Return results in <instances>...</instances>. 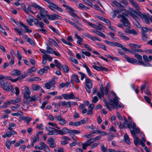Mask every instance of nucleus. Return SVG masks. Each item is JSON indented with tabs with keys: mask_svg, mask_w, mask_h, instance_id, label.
<instances>
[{
	"mask_svg": "<svg viewBox=\"0 0 152 152\" xmlns=\"http://www.w3.org/2000/svg\"><path fill=\"white\" fill-rule=\"evenodd\" d=\"M51 45L49 43L47 44V52L48 53L53 54L54 50L50 47V46Z\"/></svg>",
	"mask_w": 152,
	"mask_h": 152,
	"instance_id": "obj_12",
	"label": "nucleus"
},
{
	"mask_svg": "<svg viewBox=\"0 0 152 152\" xmlns=\"http://www.w3.org/2000/svg\"><path fill=\"white\" fill-rule=\"evenodd\" d=\"M117 17L118 18H121L120 21L123 23L124 26L128 27H130V23L128 19L129 16L127 14L122 12L121 14L118 15Z\"/></svg>",
	"mask_w": 152,
	"mask_h": 152,
	"instance_id": "obj_1",
	"label": "nucleus"
},
{
	"mask_svg": "<svg viewBox=\"0 0 152 152\" xmlns=\"http://www.w3.org/2000/svg\"><path fill=\"white\" fill-rule=\"evenodd\" d=\"M127 123V122H124L122 124H121V123L119 125V128H120V129H121L124 128H128V125L127 126H126V123Z\"/></svg>",
	"mask_w": 152,
	"mask_h": 152,
	"instance_id": "obj_34",
	"label": "nucleus"
},
{
	"mask_svg": "<svg viewBox=\"0 0 152 152\" xmlns=\"http://www.w3.org/2000/svg\"><path fill=\"white\" fill-rule=\"evenodd\" d=\"M131 132L132 134V137L135 138V141L136 142H137L138 144H139L142 141L140 140V138L137 137L136 136V135L135 134V131L134 130H131Z\"/></svg>",
	"mask_w": 152,
	"mask_h": 152,
	"instance_id": "obj_10",
	"label": "nucleus"
},
{
	"mask_svg": "<svg viewBox=\"0 0 152 152\" xmlns=\"http://www.w3.org/2000/svg\"><path fill=\"white\" fill-rule=\"evenodd\" d=\"M118 96H116L113 99H109L108 103L111 106H113V107H115V106H118L119 103V101L118 99Z\"/></svg>",
	"mask_w": 152,
	"mask_h": 152,
	"instance_id": "obj_5",
	"label": "nucleus"
},
{
	"mask_svg": "<svg viewBox=\"0 0 152 152\" xmlns=\"http://www.w3.org/2000/svg\"><path fill=\"white\" fill-rule=\"evenodd\" d=\"M128 118L129 123H128L127 124V125H128V128L129 129H131L132 128V122L131 120L132 119L129 117H128Z\"/></svg>",
	"mask_w": 152,
	"mask_h": 152,
	"instance_id": "obj_32",
	"label": "nucleus"
},
{
	"mask_svg": "<svg viewBox=\"0 0 152 152\" xmlns=\"http://www.w3.org/2000/svg\"><path fill=\"white\" fill-rule=\"evenodd\" d=\"M54 139L52 137H50L48 139L47 141V143L49 145L50 147L53 148L56 147V145Z\"/></svg>",
	"mask_w": 152,
	"mask_h": 152,
	"instance_id": "obj_8",
	"label": "nucleus"
},
{
	"mask_svg": "<svg viewBox=\"0 0 152 152\" xmlns=\"http://www.w3.org/2000/svg\"><path fill=\"white\" fill-rule=\"evenodd\" d=\"M5 145L6 147L8 149H10V143L9 140H7L5 142Z\"/></svg>",
	"mask_w": 152,
	"mask_h": 152,
	"instance_id": "obj_53",
	"label": "nucleus"
},
{
	"mask_svg": "<svg viewBox=\"0 0 152 152\" xmlns=\"http://www.w3.org/2000/svg\"><path fill=\"white\" fill-rule=\"evenodd\" d=\"M30 6L34 7L36 9H39L40 6L36 4L32 3L30 4Z\"/></svg>",
	"mask_w": 152,
	"mask_h": 152,
	"instance_id": "obj_45",
	"label": "nucleus"
},
{
	"mask_svg": "<svg viewBox=\"0 0 152 152\" xmlns=\"http://www.w3.org/2000/svg\"><path fill=\"white\" fill-rule=\"evenodd\" d=\"M75 36L77 39H78L77 42V43L79 44H81V42L83 41V39L76 34H75Z\"/></svg>",
	"mask_w": 152,
	"mask_h": 152,
	"instance_id": "obj_24",
	"label": "nucleus"
},
{
	"mask_svg": "<svg viewBox=\"0 0 152 152\" xmlns=\"http://www.w3.org/2000/svg\"><path fill=\"white\" fill-rule=\"evenodd\" d=\"M31 93L25 92L24 94L23 97L25 99L30 98Z\"/></svg>",
	"mask_w": 152,
	"mask_h": 152,
	"instance_id": "obj_37",
	"label": "nucleus"
},
{
	"mask_svg": "<svg viewBox=\"0 0 152 152\" xmlns=\"http://www.w3.org/2000/svg\"><path fill=\"white\" fill-rule=\"evenodd\" d=\"M92 67L95 70L98 71H100L101 70V66L100 67L96 65H92Z\"/></svg>",
	"mask_w": 152,
	"mask_h": 152,
	"instance_id": "obj_59",
	"label": "nucleus"
},
{
	"mask_svg": "<svg viewBox=\"0 0 152 152\" xmlns=\"http://www.w3.org/2000/svg\"><path fill=\"white\" fill-rule=\"evenodd\" d=\"M129 1L131 4L137 10H139L141 8L138 4L134 1V0H129Z\"/></svg>",
	"mask_w": 152,
	"mask_h": 152,
	"instance_id": "obj_11",
	"label": "nucleus"
},
{
	"mask_svg": "<svg viewBox=\"0 0 152 152\" xmlns=\"http://www.w3.org/2000/svg\"><path fill=\"white\" fill-rule=\"evenodd\" d=\"M110 84L108 83L105 88V91H108L110 88Z\"/></svg>",
	"mask_w": 152,
	"mask_h": 152,
	"instance_id": "obj_57",
	"label": "nucleus"
},
{
	"mask_svg": "<svg viewBox=\"0 0 152 152\" xmlns=\"http://www.w3.org/2000/svg\"><path fill=\"white\" fill-rule=\"evenodd\" d=\"M101 148L102 152H108L107 148L104 146L103 144H102Z\"/></svg>",
	"mask_w": 152,
	"mask_h": 152,
	"instance_id": "obj_41",
	"label": "nucleus"
},
{
	"mask_svg": "<svg viewBox=\"0 0 152 152\" xmlns=\"http://www.w3.org/2000/svg\"><path fill=\"white\" fill-rule=\"evenodd\" d=\"M104 41L108 45H111L113 46H116L121 48L122 50L125 51H127L130 53H132V51H131L129 49L123 47V45L119 43L115 42H110L107 40H105Z\"/></svg>",
	"mask_w": 152,
	"mask_h": 152,
	"instance_id": "obj_2",
	"label": "nucleus"
},
{
	"mask_svg": "<svg viewBox=\"0 0 152 152\" xmlns=\"http://www.w3.org/2000/svg\"><path fill=\"white\" fill-rule=\"evenodd\" d=\"M80 131L74 129L71 130L70 131V133H72L76 134H80Z\"/></svg>",
	"mask_w": 152,
	"mask_h": 152,
	"instance_id": "obj_49",
	"label": "nucleus"
},
{
	"mask_svg": "<svg viewBox=\"0 0 152 152\" xmlns=\"http://www.w3.org/2000/svg\"><path fill=\"white\" fill-rule=\"evenodd\" d=\"M12 75L13 76H17L20 75L21 74L20 71L18 70L15 69L13 70L12 72Z\"/></svg>",
	"mask_w": 152,
	"mask_h": 152,
	"instance_id": "obj_16",
	"label": "nucleus"
},
{
	"mask_svg": "<svg viewBox=\"0 0 152 152\" xmlns=\"http://www.w3.org/2000/svg\"><path fill=\"white\" fill-rule=\"evenodd\" d=\"M72 77H73V79L77 83H79L80 81L78 78L77 75H72Z\"/></svg>",
	"mask_w": 152,
	"mask_h": 152,
	"instance_id": "obj_40",
	"label": "nucleus"
},
{
	"mask_svg": "<svg viewBox=\"0 0 152 152\" xmlns=\"http://www.w3.org/2000/svg\"><path fill=\"white\" fill-rule=\"evenodd\" d=\"M54 62L56 64V67L58 68L60 70H61V68L62 65L59 62L58 60L56 59L54 60Z\"/></svg>",
	"mask_w": 152,
	"mask_h": 152,
	"instance_id": "obj_26",
	"label": "nucleus"
},
{
	"mask_svg": "<svg viewBox=\"0 0 152 152\" xmlns=\"http://www.w3.org/2000/svg\"><path fill=\"white\" fill-rule=\"evenodd\" d=\"M148 29L145 27H143L142 28L141 33H146L148 31Z\"/></svg>",
	"mask_w": 152,
	"mask_h": 152,
	"instance_id": "obj_42",
	"label": "nucleus"
},
{
	"mask_svg": "<svg viewBox=\"0 0 152 152\" xmlns=\"http://www.w3.org/2000/svg\"><path fill=\"white\" fill-rule=\"evenodd\" d=\"M45 88L48 89H50L51 88V85L48 82L45 83Z\"/></svg>",
	"mask_w": 152,
	"mask_h": 152,
	"instance_id": "obj_61",
	"label": "nucleus"
},
{
	"mask_svg": "<svg viewBox=\"0 0 152 152\" xmlns=\"http://www.w3.org/2000/svg\"><path fill=\"white\" fill-rule=\"evenodd\" d=\"M41 86L37 85H34L32 86V89L35 91H37L41 88Z\"/></svg>",
	"mask_w": 152,
	"mask_h": 152,
	"instance_id": "obj_33",
	"label": "nucleus"
},
{
	"mask_svg": "<svg viewBox=\"0 0 152 152\" xmlns=\"http://www.w3.org/2000/svg\"><path fill=\"white\" fill-rule=\"evenodd\" d=\"M124 139L126 143L128 144H130L129 138L128 135L126 133H125L124 134Z\"/></svg>",
	"mask_w": 152,
	"mask_h": 152,
	"instance_id": "obj_22",
	"label": "nucleus"
},
{
	"mask_svg": "<svg viewBox=\"0 0 152 152\" xmlns=\"http://www.w3.org/2000/svg\"><path fill=\"white\" fill-rule=\"evenodd\" d=\"M45 16H47L49 19L51 20H55L57 17H60V16L55 14L50 15L49 14H46Z\"/></svg>",
	"mask_w": 152,
	"mask_h": 152,
	"instance_id": "obj_14",
	"label": "nucleus"
},
{
	"mask_svg": "<svg viewBox=\"0 0 152 152\" xmlns=\"http://www.w3.org/2000/svg\"><path fill=\"white\" fill-rule=\"evenodd\" d=\"M6 134L7 135V137H9L12 135L16 134L17 132L15 131H7L6 132Z\"/></svg>",
	"mask_w": 152,
	"mask_h": 152,
	"instance_id": "obj_23",
	"label": "nucleus"
},
{
	"mask_svg": "<svg viewBox=\"0 0 152 152\" xmlns=\"http://www.w3.org/2000/svg\"><path fill=\"white\" fill-rule=\"evenodd\" d=\"M126 60L128 62L132 64H134L137 63V60L133 58H129V57Z\"/></svg>",
	"mask_w": 152,
	"mask_h": 152,
	"instance_id": "obj_19",
	"label": "nucleus"
},
{
	"mask_svg": "<svg viewBox=\"0 0 152 152\" xmlns=\"http://www.w3.org/2000/svg\"><path fill=\"white\" fill-rule=\"evenodd\" d=\"M49 42L51 43L52 44L54 45L55 46H57L58 45L56 42L53 39H51L50 38H49Z\"/></svg>",
	"mask_w": 152,
	"mask_h": 152,
	"instance_id": "obj_38",
	"label": "nucleus"
},
{
	"mask_svg": "<svg viewBox=\"0 0 152 152\" xmlns=\"http://www.w3.org/2000/svg\"><path fill=\"white\" fill-rule=\"evenodd\" d=\"M37 70V69L34 66L31 67L30 69L28 70L27 73L30 75L31 76H32V75L30 74L33 72H35Z\"/></svg>",
	"mask_w": 152,
	"mask_h": 152,
	"instance_id": "obj_25",
	"label": "nucleus"
},
{
	"mask_svg": "<svg viewBox=\"0 0 152 152\" xmlns=\"http://www.w3.org/2000/svg\"><path fill=\"white\" fill-rule=\"evenodd\" d=\"M96 34L99 36H100L104 38H105L106 37L105 35L103 33L99 31H98Z\"/></svg>",
	"mask_w": 152,
	"mask_h": 152,
	"instance_id": "obj_51",
	"label": "nucleus"
},
{
	"mask_svg": "<svg viewBox=\"0 0 152 152\" xmlns=\"http://www.w3.org/2000/svg\"><path fill=\"white\" fill-rule=\"evenodd\" d=\"M64 20L66 22L70 24H71L73 26H74L75 25V23L71 21H70L66 18H65Z\"/></svg>",
	"mask_w": 152,
	"mask_h": 152,
	"instance_id": "obj_56",
	"label": "nucleus"
},
{
	"mask_svg": "<svg viewBox=\"0 0 152 152\" xmlns=\"http://www.w3.org/2000/svg\"><path fill=\"white\" fill-rule=\"evenodd\" d=\"M38 10H40V13H47V11L45 10V9L40 6Z\"/></svg>",
	"mask_w": 152,
	"mask_h": 152,
	"instance_id": "obj_47",
	"label": "nucleus"
},
{
	"mask_svg": "<svg viewBox=\"0 0 152 152\" xmlns=\"http://www.w3.org/2000/svg\"><path fill=\"white\" fill-rule=\"evenodd\" d=\"M98 45L99 48L103 49L104 50H106L107 48L105 45L102 44H99Z\"/></svg>",
	"mask_w": 152,
	"mask_h": 152,
	"instance_id": "obj_62",
	"label": "nucleus"
},
{
	"mask_svg": "<svg viewBox=\"0 0 152 152\" xmlns=\"http://www.w3.org/2000/svg\"><path fill=\"white\" fill-rule=\"evenodd\" d=\"M41 79L39 78V77H34L32 78H31V79L29 80L30 81H39L41 80Z\"/></svg>",
	"mask_w": 152,
	"mask_h": 152,
	"instance_id": "obj_46",
	"label": "nucleus"
},
{
	"mask_svg": "<svg viewBox=\"0 0 152 152\" xmlns=\"http://www.w3.org/2000/svg\"><path fill=\"white\" fill-rule=\"evenodd\" d=\"M142 40L144 41H146L148 38L147 34L146 33H142Z\"/></svg>",
	"mask_w": 152,
	"mask_h": 152,
	"instance_id": "obj_39",
	"label": "nucleus"
},
{
	"mask_svg": "<svg viewBox=\"0 0 152 152\" xmlns=\"http://www.w3.org/2000/svg\"><path fill=\"white\" fill-rule=\"evenodd\" d=\"M99 99L96 96H94L92 98V102L94 103H96L98 102Z\"/></svg>",
	"mask_w": 152,
	"mask_h": 152,
	"instance_id": "obj_60",
	"label": "nucleus"
},
{
	"mask_svg": "<svg viewBox=\"0 0 152 152\" xmlns=\"http://www.w3.org/2000/svg\"><path fill=\"white\" fill-rule=\"evenodd\" d=\"M20 24L21 25L23 28H24L26 31L28 33H31L32 32V31L30 29H29L28 28V27L27 26L24 24L23 23L20 22Z\"/></svg>",
	"mask_w": 152,
	"mask_h": 152,
	"instance_id": "obj_17",
	"label": "nucleus"
},
{
	"mask_svg": "<svg viewBox=\"0 0 152 152\" xmlns=\"http://www.w3.org/2000/svg\"><path fill=\"white\" fill-rule=\"evenodd\" d=\"M95 142L93 138H91L89 140H88L86 142L88 144V145L90 146L91 145V144L94 142Z\"/></svg>",
	"mask_w": 152,
	"mask_h": 152,
	"instance_id": "obj_43",
	"label": "nucleus"
},
{
	"mask_svg": "<svg viewBox=\"0 0 152 152\" xmlns=\"http://www.w3.org/2000/svg\"><path fill=\"white\" fill-rule=\"evenodd\" d=\"M134 55L135 57L139 61L138 62H137V64H139L140 65L141 64H142L143 61L142 60V56L141 55H139L137 53H134Z\"/></svg>",
	"mask_w": 152,
	"mask_h": 152,
	"instance_id": "obj_13",
	"label": "nucleus"
},
{
	"mask_svg": "<svg viewBox=\"0 0 152 152\" xmlns=\"http://www.w3.org/2000/svg\"><path fill=\"white\" fill-rule=\"evenodd\" d=\"M20 119L23 120H25L27 124H28L29 122L31 121L32 118L28 117L22 116L20 118Z\"/></svg>",
	"mask_w": 152,
	"mask_h": 152,
	"instance_id": "obj_18",
	"label": "nucleus"
},
{
	"mask_svg": "<svg viewBox=\"0 0 152 152\" xmlns=\"http://www.w3.org/2000/svg\"><path fill=\"white\" fill-rule=\"evenodd\" d=\"M56 132H58V134L63 135L67 133H70L71 130L66 127L63 128L62 130H56Z\"/></svg>",
	"mask_w": 152,
	"mask_h": 152,
	"instance_id": "obj_7",
	"label": "nucleus"
},
{
	"mask_svg": "<svg viewBox=\"0 0 152 152\" xmlns=\"http://www.w3.org/2000/svg\"><path fill=\"white\" fill-rule=\"evenodd\" d=\"M48 6L50 9L52 10L55 11V10H57L61 12H63V10L61 8L59 7L58 6L52 2L50 3L49 5H48Z\"/></svg>",
	"mask_w": 152,
	"mask_h": 152,
	"instance_id": "obj_6",
	"label": "nucleus"
},
{
	"mask_svg": "<svg viewBox=\"0 0 152 152\" xmlns=\"http://www.w3.org/2000/svg\"><path fill=\"white\" fill-rule=\"evenodd\" d=\"M130 45H131V47L134 48H140L141 47V45H139L133 43H130Z\"/></svg>",
	"mask_w": 152,
	"mask_h": 152,
	"instance_id": "obj_50",
	"label": "nucleus"
},
{
	"mask_svg": "<svg viewBox=\"0 0 152 152\" xmlns=\"http://www.w3.org/2000/svg\"><path fill=\"white\" fill-rule=\"evenodd\" d=\"M61 105L64 106H66L68 107H71V102L68 101L67 102L65 101H64L61 103Z\"/></svg>",
	"mask_w": 152,
	"mask_h": 152,
	"instance_id": "obj_21",
	"label": "nucleus"
},
{
	"mask_svg": "<svg viewBox=\"0 0 152 152\" xmlns=\"http://www.w3.org/2000/svg\"><path fill=\"white\" fill-rule=\"evenodd\" d=\"M62 96L65 99H73L75 98L74 94L72 93H70L69 95L67 94H63L62 95Z\"/></svg>",
	"mask_w": 152,
	"mask_h": 152,
	"instance_id": "obj_9",
	"label": "nucleus"
},
{
	"mask_svg": "<svg viewBox=\"0 0 152 152\" xmlns=\"http://www.w3.org/2000/svg\"><path fill=\"white\" fill-rule=\"evenodd\" d=\"M84 35L85 37H87V38L90 39H91V40L94 41H95V37H93L91 36L90 35L88 34V33H85L84 34Z\"/></svg>",
	"mask_w": 152,
	"mask_h": 152,
	"instance_id": "obj_27",
	"label": "nucleus"
},
{
	"mask_svg": "<svg viewBox=\"0 0 152 152\" xmlns=\"http://www.w3.org/2000/svg\"><path fill=\"white\" fill-rule=\"evenodd\" d=\"M143 60L146 62H149L150 60L148 59V56L146 55H143Z\"/></svg>",
	"mask_w": 152,
	"mask_h": 152,
	"instance_id": "obj_64",
	"label": "nucleus"
},
{
	"mask_svg": "<svg viewBox=\"0 0 152 152\" xmlns=\"http://www.w3.org/2000/svg\"><path fill=\"white\" fill-rule=\"evenodd\" d=\"M61 67L65 72L68 73L69 72V68L66 65H63L61 66Z\"/></svg>",
	"mask_w": 152,
	"mask_h": 152,
	"instance_id": "obj_31",
	"label": "nucleus"
},
{
	"mask_svg": "<svg viewBox=\"0 0 152 152\" xmlns=\"http://www.w3.org/2000/svg\"><path fill=\"white\" fill-rule=\"evenodd\" d=\"M137 15L142 18H144L147 17V15L145 13L142 14L139 11H138Z\"/></svg>",
	"mask_w": 152,
	"mask_h": 152,
	"instance_id": "obj_36",
	"label": "nucleus"
},
{
	"mask_svg": "<svg viewBox=\"0 0 152 152\" xmlns=\"http://www.w3.org/2000/svg\"><path fill=\"white\" fill-rule=\"evenodd\" d=\"M100 92L101 94L104 97V88L103 86V85L102 83H101L100 85Z\"/></svg>",
	"mask_w": 152,
	"mask_h": 152,
	"instance_id": "obj_35",
	"label": "nucleus"
},
{
	"mask_svg": "<svg viewBox=\"0 0 152 152\" xmlns=\"http://www.w3.org/2000/svg\"><path fill=\"white\" fill-rule=\"evenodd\" d=\"M82 148L84 150H86L88 146H89L86 142L82 144Z\"/></svg>",
	"mask_w": 152,
	"mask_h": 152,
	"instance_id": "obj_55",
	"label": "nucleus"
},
{
	"mask_svg": "<svg viewBox=\"0 0 152 152\" xmlns=\"http://www.w3.org/2000/svg\"><path fill=\"white\" fill-rule=\"evenodd\" d=\"M0 85L2 88L7 91H9V87L11 86V84L6 80L0 81Z\"/></svg>",
	"mask_w": 152,
	"mask_h": 152,
	"instance_id": "obj_3",
	"label": "nucleus"
},
{
	"mask_svg": "<svg viewBox=\"0 0 152 152\" xmlns=\"http://www.w3.org/2000/svg\"><path fill=\"white\" fill-rule=\"evenodd\" d=\"M56 130H58L57 129H52V130L50 131H49V132L47 133V134L49 135H52L54 134V132L56 133V135L58 134V132H56Z\"/></svg>",
	"mask_w": 152,
	"mask_h": 152,
	"instance_id": "obj_29",
	"label": "nucleus"
},
{
	"mask_svg": "<svg viewBox=\"0 0 152 152\" xmlns=\"http://www.w3.org/2000/svg\"><path fill=\"white\" fill-rule=\"evenodd\" d=\"M55 118L58 121H60L62 119V116L60 115H56L55 116Z\"/></svg>",
	"mask_w": 152,
	"mask_h": 152,
	"instance_id": "obj_63",
	"label": "nucleus"
},
{
	"mask_svg": "<svg viewBox=\"0 0 152 152\" xmlns=\"http://www.w3.org/2000/svg\"><path fill=\"white\" fill-rule=\"evenodd\" d=\"M144 99L145 100L146 102L151 104L150 103L151 100V99L148 96H144Z\"/></svg>",
	"mask_w": 152,
	"mask_h": 152,
	"instance_id": "obj_52",
	"label": "nucleus"
},
{
	"mask_svg": "<svg viewBox=\"0 0 152 152\" xmlns=\"http://www.w3.org/2000/svg\"><path fill=\"white\" fill-rule=\"evenodd\" d=\"M66 123V121L64 118H62L60 121V124L61 125H63Z\"/></svg>",
	"mask_w": 152,
	"mask_h": 152,
	"instance_id": "obj_54",
	"label": "nucleus"
},
{
	"mask_svg": "<svg viewBox=\"0 0 152 152\" xmlns=\"http://www.w3.org/2000/svg\"><path fill=\"white\" fill-rule=\"evenodd\" d=\"M27 41L31 45H34V43L33 40L30 38H28Z\"/></svg>",
	"mask_w": 152,
	"mask_h": 152,
	"instance_id": "obj_48",
	"label": "nucleus"
},
{
	"mask_svg": "<svg viewBox=\"0 0 152 152\" xmlns=\"http://www.w3.org/2000/svg\"><path fill=\"white\" fill-rule=\"evenodd\" d=\"M50 28L53 31L55 32L57 34H59V32L56 28H54L52 26H49Z\"/></svg>",
	"mask_w": 152,
	"mask_h": 152,
	"instance_id": "obj_44",
	"label": "nucleus"
},
{
	"mask_svg": "<svg viewBox=\"0 0 152 152\" xmlns=\"http://www.w3.org/2000/svg\"><path fill=\"white\" fill-rule=\"evenodd\" d=\"M11 103L12 104L19 103L21 101V97H18L16 99L11 100Z\"/></svg>",
	"mask_w": 152,
	"mask_h": 152,
	"instance_id": "obj_20",
	"label": "nucleus"
},
{
	"mask_svg": "<svg viewBox=\"0 0 152 152\" xmlns=\"http://www.w3.org/2000/svg\"><path fill=\"white\" fill-rule=\"evenodd\" d=\"M38 98H39L38 96H36L34 95L31 96V97H30V98L29 99L30 101L32 102L36 101L37 100Z\"/></svg>",
	"mask_w": 152,
	"mask_h": 152,
	"instance_id": "obj_30",
	"label": "nucleus"
},
{
	"mask_svg": "<svg viewBox=\"0 0 152 152\" xmlns=\"http://www.w3.org/2000/svg\"><path fill=\"white\" fill-rule=\"evenodd\" d=\"M85 83H86L85 88L87 92L88 93H90L91 92L90 90L92 88V82L89 78H87Z\"/></svg>",
	"mask_w": 152,
	"mask_h": 152,
	"instance_id": "obj_4",
	"label": "nucleus"
},
{
	"mask_svg": "<svg viewBox=\"0 0 152 152\" xmlns=\"http://www.w3.org/2000/svg\"><path fill=\"white\" fill-rule=\"evenodd\" d=\"M40 146V150H44V151H46L47 148L49 149V148L48 146L43 142H41L39 143Z\"/></svg>",
	"mask_w": 152,
	"mask_h": 152,
	"instance_id": "obj_15",
	"label": "nucleus"
},
{
	"mask_svg": "<svg viewBox=\"0 0 152 152\" xmlns=\"http://www.w3.org/2000/svg\"><path fill=\"white\" fill-rule=\"evenodd\" d=\"M83 67H85L86 70L88 74L90 76H92V75L91 72V71L88 67L86 65V64H84Z\"/></svg>",
	"mask_w": 152,
	"mask_h": 152,
	"instance_id": "obj_28",
	"label": "nucleus"
},
{
	"mask_svg": "<svg viewBox=\"0 0 152 152\" xmlns=\"http://www.w3.org/2000/svg\"><path fill=\"white\" fill-rule=\"evenodd\" d=\"M48 83L51 85V86H53L56 83V82L54 79H53L52 80L49 81Z\"/></svg>",
	"mask_w": 152,
	"mask_h": 152,
	"instance_id": "obj_58",
	"label": "nucleus"
}]
</instances>
